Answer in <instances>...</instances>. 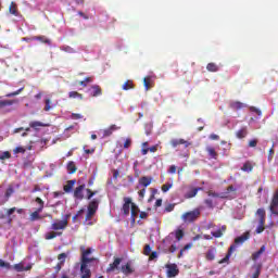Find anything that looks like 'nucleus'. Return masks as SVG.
Here are the masks:
<instances>
[{
  "label": "nucleus",
  "instance_id": "nucleus-37",
  "mask_svg": "<svg viewBox=\"0 0 278 278\" xmlns=\"http://www.w3.org/2000/svg\"><path fill=\"white\" fill-rule=\"evenodd\" d=\"M88 84H92V77H86L84 80L78 81V85L83 86V88H86Z\"/></svg>",
  "mask_w": 278,
  "mask_h": 278
},
{
  "label": "nucleus",
  "instance_id": "nucleus-54",
  "mask_svg": "<svg viewBox=\"0 0 278 278\" xmlns=\"http://www.w3.org/2000/svg\"><path fill=\"white\" fill-rule=\"evenodd\" d=\"M167 173L169 175H175V173H177V166L170 165L169 168L167 169Z\"/></svg>",
  "mask_w": 278,
  "mask_h": 278
},
{
  "label": "nucleus",
  "instance_id": "nucleus-23",
  "mask_svg": "<svg viewBox=\"0 0 278 278\" xmlns=\"http://www.w3.org/2000/svg\"><path fill=\"white\" fill-rule=\"evenodd\" d=\"M265 251H266V247L263 245V247H261V249H260L258 251L254 252V253L252 254V260H253V262H257V260H260V257L262 256V254H263Z\"/></svg>",
  "mask_w": 278,
  "mask_h": 278
},
{
  "label": "nucleus",
  "instance_id": "nucleus-1",
  "mask_svg": "<svg viewBox=\"0 0 278 278\" xmlns=\"http://www.w3.org/2000/svg\"><path fill=\"white\" fill-rule=\"evenodd\" d=\"M199 216H201V210L194 208L193 211L182 214L181 220H184L185 223H194V220H197Z\"/></svg>",
  "mask_w": 278,
  "mask_h": 278
},
{
  "label": "nucleus",
  "instance_id": "nucleus-29",
  "mask_svg": "<svg viewBox=\"0 0 278 278\" xmlns=\"http://www.w3.org/2000/svg\"><path fill=\"white\" fill-rule=\"evenodd\" d=\"M206 151H207L210 157H212V160H218V152H216V149H214L212 147H207Z\"/></svg>",
  "mask_w": 278,
  "mask_h": 278
},
{
  "label": "nucleus",
  "instance_id": "nucleus-64",
  "mask_svg": "<svg viewBox=\"0 0 278 278\" xmlns=\"http://www.w3.org/2000/svg\"><path fill=\"white\" fill-rule=\"evenodd\" d=\"M264 229H265L264 226L258 225L255 231H256V233H262V232H264Z\"/></svg>",
  "mask_w": 278,
  "mask_h": 278
},
{
  "label": "nucleus",
  "instance_id": "nucleus-57",
  "mask_svg": "<svg viewBox=\"0 0 278 278\" xmlns=\"http://www.w3.org/2000/svg\"><path fill=\"white\" fill-rule=\"evenodd\" d=\"M147 194V188H141L138 191V195L140 197V199H144V195Z\"/></svg>",
  "mask_w": 278,
  "mask_h": 278
},
{
  "label": "nucleus",
  "instance_id": "nucleus-6",
  "mask_svg": "<svg viewBox=\"0 0 278 278\" xmlns=\"http://www.w3.org/2000/svg\"><path fill=\"white\" fill-rule=\"evenodd\" d=\"M121 273H123V275L126 277H129V275H134V273H136V268H134L131 261H128L126 264L121 266Z\"/></svg>",
  "mask_w": 278,
  "mask_h": 278
},
{
  "label": "nucleus",
  "instance_id": "nucleus-16",
  "mask_svg": "<svg viewBox=\"0 0 278 278\" xmlns=\"http://www.w3.org/2000/svg\"><path fill=\"white\" fill-rule=\"evenodd\" d=\"M101 94H103V90L101 89V86L99 85L91 86L90 97H101Z\"/></svg>",
  "mask_w": 278,
  "mask_h": 278
},
{
  "label": "nucleus",
  "instance_id": "nucleus-44",
  "mask_svg": "<svg viewBox=\"0 0 278 278\" xmlns=\"http://www.w3.org/2000/svg\"><path fill=\"white\" fill-rule=\"evenodd\" d=\"M66 257H68L66 253L59 254L58 255L59 264H64V262H66Z\"/></svg>",
  "mask_w": 278,
  "mask_h": 278
},
{
  "label": "nucleus",
  "instance_id": "nucleus-58",
  "mask_svg": "<svg viewBox=\"0 0 278 278\" xmlns=\"http://www.w3.org/2000/svg\"><path fill=\"white\" fill-rule=\"evenodd\" d=\"M131 147V138H127L124 142V149H129Z\"/></svg>",
  "mask_w": 278,
  "mask_h": 278
},
{
  "label": "nucleus",
  "instance_id": "nucleus-34",
  "mask_svg": "<svg viewBox=\"0 0 278 278\" xmlns=\"http://www.w3.org/2000/svg\"><path fill=\"white\" fill-rule=\"evenodd\" d=\"M206 71L210 73H218V65H216V63H208L206 65Z\"/></svg>",
  "mask_w": 278,
  "mask_h": 278
},
{
  "label": "nucleus",
  "instance_id": "nucleus-33",
  "mask_svg": "<svg viewBox=\"0 0 278 278\" xmlns=\"http://www.w3.org/2000/svg\"><path fill=\"white\" fill-rule=\"evenodd\" d=\"M9 12H10V14H13V16H18V9L16 7V3L11 2Z\"/></svg>",
  "mask_w": 278,
  "mask_h": 278
},
{
  "label": "nucleus",
  "instance_id": "nucleus-2",
  "mask_svg": "<svg viewBox=\"0 0 278 278\" xmlns=\"http://www.w3.org/2000/svg\"><path fill=\"white\" fill-rule=\"evenodd\" d=\"M80 251H81L80 262H87L91 264L92 262H97L96 257H88V255L92 253V248L86 249L85 247H80Z\"/></svg>",
  "mask_w": 278,
  "mask_h": 278
},
{
  "label": "nucleus",
  "instance_id": "nucleus-56",
  "mask_svg": "<svg viewBox=\"0 0 278 278\" xmlns=\"http://www.w3.org/2000/svg\"><path fill=\"white\" fill-rule=\"evenodd\" d=\"M86 192H87L86 199L88 201H90V199H92V197H94V193L92 192V189H86Z\"/></svg>",
  "mask_w": 278,
  "mask_h": 278
},
{
  "label": "nucleus",
  "instance_id": "nucleus-51",
  "mask_svg": "<svg viewBox=\"0 0 278 278\" xmlns=\"http://www.w3.org/2000/svg\"><path fill=\"white\" fill-rule=\"evenodd\" d=\"M170 188H173V184L167 182L162 186L161 190H162V192H168V190H170Z\"/></svg>",
  "mask_w": 278,
  "mask_h": 278
},
{
  "label": "nucleus",
  "instance_id": "nucleus-40",
  "mask_svg": "<svg viewBox=\"0 0 278 278\" xmlns=\"http://www.w3.org/2000/svg\"><path fill=\"white\" fill-rule=\"evenodd\" d=\"M230 108H232V110H242V108H244V104L242 102H232L230 104Z\"/></svg>",
  "mask_w": 278,
  "mask_h": 278
},
{
  "label": "nucleus",
  "instance_id": "nucleus-39",
  "mask_svg": "<svg viewBox=\"0 0 278 278\" xmlns=\"http://www.w3.org/2000/svg\"><path fill=\"white\" fill-rule=\"evenodd\" d=\"M35 203H38L39 207L37 208L38 212H42L45 210V201L40 198L35 199Z\"/></svg>",
  "mask_w": 278,
  "mask_h": 278
},
{
  "label": "nucleus",
  "instance_id": "nucleus-15",
  "mask_svg": "<svg viewBox=\"0 0 278 278\" xmlns=\"http://www.w3.org/2000/svg\"><path fill=\"white\" fill-rule=\"evenodd\" d=\"M13 268L16 270V273H24L25 270H31V265L25 266L23 263H17L13 265Z\"/></svg>",
  "mask_w": 278,
  "mask_h": 278
},
{
  "label": "nucleus",
  "instance_id": "nucleus-17",
  "mask_svg": "<svg viewBox=\"0 0 278 278\" xmlns=\"http://www.w3.org/2000/svg\"><path fill=\"white\" fill-rule=\"evenodd\" d=\"M226 231H227V226L224 225L219 229H217L216 231H212L211 233L213 238H223Z\"/></svg>",
  "mask_w": 278,
  "mask_h": 278
},
{
  "label": "nucleus",
  "instance_id": "nucleus-62",
  "mask_svg": "<svg viewBox=\"0 0 278 278\" xmlns=\"http://www.w3.org/2000/svg\"><path fill=\"white\" fill-rule=\"evenodd\" d=\"M173 210H175V204H168V205L165 207V212H173Z\"/></svg>",
  "mask_w": 278,
  "mask_h": 278
},
{
  "label": "nucleus",
  "instance_id": "nucleus-13",
  "mask_svg": "<svg viewBox=\"0 0 278 278\" xmlns=\"http://www.w3.org/2000/svg\"><path fill=\"white\" fill-rule=\"evenodd\" d=\"M249 238H251V232L247 231L243 235H241L240 237H237L235 239V244H244V242H247V240H249Z\"/></svg>",
  "mask_w": 278,
  "mask_h": 278
},
{
  "label": "nucleus",
  "instance_id": "nucleus-43",
  "mask_svg": "<svg viewBox=\"0 0 278 278\" xmlns=\"http://www.w3.org/2000/svg\"><path fill=\"white\" fill-rule=\"evenodd\" d=\"M0 268H7V270H10V268H12V265L0 258Z\"/></svg>",
  "mask_w": 278,
  "mask_h": 278
},
{
  "label": "nucleus",
  "instance_id": "nucleus-19",
  "mask_svg": "<svg viewBox=\"0 0 278 278\" xmlns=\"http://www.w3.org/2000/svg\"><path fill=\"white\" fill-rule=\"evenodd\" d=\"M233 251H236V245H230L226 256L224 258H222L218 264H227V262H229V257H231V253H233Z\"/></svg>",
  "mask_w": 278,
  "mask_h": 278
},
{
  "label": "nucleus",
  "instance_id": "nucleus-48",
  "mask_svg": "<svg viewBox=\"0 0 278 278\" xmlns=\"http://www.w3.org/2000/svg\"><path fill=\"white\" fill-rule=\"evenodd\" d=\"M256 215L258 216V218H266V210L264 208H258L256 211Z\"/></svg>",
  "mask_w": 278,
  "mask_h": 278
},
{
  "label": "nucleus",
  "instance_id": "nucleus-42",
  "mask_svg": "<svg viewBox=\"0 0 278 278\" xmlns=\"http://www.w3.org/2000/svg\"><path fill=\"white\" fill-rule=\"evenodd\" d=\"M143 86H144L146 90H150L151 89V77H146L143 79Z\"/></svg>",
  "mask_w": 278,
  "mask_h": 278
},
{
  "label": "nucleus",
  "instance_id": "nucleus-49",
  "mask_svg": "<svg viewBox=\"0 0 278 278\" xmlns=\"http://www.w3.org/2000/svg\"><path fill=\"white\" fill-rule=\"evenodd\" d=\"M273 155H275V144H273V147L268 151V162H273Z\"/></svg>",
  "mask_w": 278,
  "mask_h": 278
},
{
  "label": "nucleus",
  "instance_id": "nucleus-10",
  "mask_svg": "<svg viewBox=\"0 0 278 278\" xmlns=\"http://www.w3.org/2000/svg\"><path fill=\"white\" fill-rule=\"evenodd\" d=\"M84 190H86V185H79L74 190V199H78V201H84Z\"/></svg>",
  "mask_w": 278,
  "mask_h": 278
},
{
  "label": "nucleus",
  "instance_id": "nucleus-50",
  "mask_svg": "<svg viewBox=\"0 0 278 278\" xmlns=\"http://www.w3.org/2000/svg\"><path fill=\"white\" fill-rule=\"evenodd\" d=\"M260 275H262V265H258L256 267L255 273L252 275V278H260Z\"/></svg>",
  "mask_w": 278,
  "mask_h": 278
},
{
  "label": "nucleus",
  "instance_id": "nucleus-22",
  "mask_svg": "<svg viewBox=\"0 0 278 278\" xmlns=\"http://www.w3.org/2000/svg\"><path fill=\"white\" fill-rule=\"evenodd\" d=\"M205 257L207 262H213L216 258V248L207 250Z\"/></svg>",
  "mask_w": 278,
  "mask_h": 278
},
{
  "label": "nucleus",
  "instance_id": "nucleus-12",
  "mask_svg": "<svg viewBox=\"0 0 278 278\" xmlns=\"http://www.w3.org/2000/svg\"><path fill=\"white\" fill-rule=\"evenodd\" d=\"M201 190H203L201 187H191V189L186 192L185 199H194V197H197Z\"/></svg>",
  "mask_w": 278,
  "mask_h": 278
},
{
  "label": "nucleus",
  "instance_id": "nucleus-45",
  "mask_svg": "<svg viewBox=\"0 0 278 278\" xmlns=\"http://www.w3.org/2000/svg\"><path fill=\"white\" fill-rule=\"evenodd\" d=\"M10 157H12V154L10 153V151H4L2 152V154L0 155V160H10Z\"/></svg>",
  "mask_w": 278,
  "mask_h": 278
},
{
  "label": "nucleus",
  "instance_id": "nucleus-7",
  "mask_svg": "<svg viewBox=\"0 0 278 278\" xmlns=\"http://www.w3.org/2000/svg\"><path fill=\"white\" fill-rule=\"evenodd\" d=\"M91 263H87V262H80V278H90L92 277V271L90 270V268H88V266H90Z\"/></svg>",
  "mask_w": 278,
  "mask_h": 278
},
{
  "label": "nucleus",
  "instance_id": "nucleus-52",
  "mask_svg": "<svg viewBox=\"0 0 278 278\" xmlns=\"http://www.w3.org/2000/svg\"><path fill=\"white\" fill-rule=\"evenodd\" d=\"M27 151V149H25L24 147H16L13 150V153L18 154V153H25Z\"/></svg>",
  "mask_w": 278,
  "mask_h": 278
},
{
  "label": "nucleus",
  "instance_id": "nucleus-63",
  "mask_svg": "<svg viewBox=\"0 0 278 278\" xmlns=\"http://www.w3.org/2000/svg\"><path fill=\"white\" fill-rule=\"evenodd\" d=\"M14 212H16V207H11L7 211V215L8 216H12V214H14Z\"/></svg>",
  "mask_w": 278,
  "mask_h": 278
},
{
  "label": "nucleus",
  "instance_id": "nucleus-28",
  "mask_svg": "<svg viewBox=\"0 0 278 278\" xmlns=\"http://www.w3.org/2000/svg\"><path fill=\"white\" fill-rule=\"evenodd\" d=\"M31 40H38L39 42H43V45H51V39L47 38L46 36H35Z\"/></svg>",
  "mask_w": 278,
  "mask_h": 278
},
{
  "label": "nucleus",
  "instance_id": "nucleus-55",
  "mask_svg": "<svg viewBox=\"0 0 278 278\" xmlns=\"http://www.w3.org/2000/svg\"><path fill=\"white\" fill-rule=\"evenodd\" d=\"M151 253V245L146 244L143 248V255H149Z\"/></svg>",
  "mask_w": 278,
  "mask_h": 278
},
{
  "label": "nucleus",
  "instance_id": "nucleus-20",
  "mask_svg": "<svg viewBox=\"0 0 278 278\" xmlns=\"http://www.w3.org/2000/svg\"><path fill=\"white\" fill-rule=\"evenodd\" d=\"M75 184H77V180H68L66 185H64L63 190L66 193L73 192V188H75Z\"/></svg>",
  "mask_w": 278,
  "mask_h": 278
},
{
  "label": "nucleus",
  "instance_id": "nucleus-59",
  "mask_svg": "<svg viewBox=\"0 0 278 278\" xmlns=\"http://www.w3.org/2000/svg\"><path fill=\"white\" fill-rule=\"evenodd\" d=\"M249 147L250 148H255L257 147V139H252L249 141Z\"/></svg>",
  "mask_w": 278,
  "mask_h": 278
},
{
  "label": "nucleus",
  "instance_id": "nucleus-11",
  "mask_svg": "<svg viewBox=\"0 0 278 278\" xmlns=\"http://www.w3.org/2000/svg\"><path fill=\"white\" fill-rule=\"evenodd\" d=\"M121 262H123V258L114 257L113 263H111L106 268V273H114L118 268V266H121Z\"/></svg>",
  "mask_w": 278,
  "mask_h": 278
},
{
  "label": "nucleus",
  "instance_id": "nucleus-24",
  "mask_svg": "<svg viewBox=\"0 0 278 278\" xmlns=\"http://www.w3.org/2000/svg\"><path fill=\"white\" fill-rule=\"evenodd\" d=\"M87 210L97 212L99 210V200L97 199L91 200L87 206Z\"/></svg>",
  "mask_w": 278,
  "mask_h": 278
},
{
  "label": "nucleus",
  "instance_id": "nucleus-41",
  "mask_svg": "<svg viewBox=\"0 0 278 278\" xmlns=\"http://www.w3.org/2000/svg\"><path fill=\"white\" fill-rule=\"evenodd\" d=\"M46 125L42 124L41 122H30L29 123V127H31V129H38V127H45Z\"/></svg>",
  "mask_w": 278,
  "mask_h": 278
},
{
  "label": "nucleus",
  "instance_id": "nucleus-30",
  "mask_svg": "<svg viewBox=\"0 0 278 278\" xmlns=\"http://www.w3.org/2000/svg\"><path fill=\"white\" fill-rule=\"evenodd\" d=\"M16 103V100H0V110H3V108H8L10 105H14Z\"/></svg>",
  "mask_w": 278,
  "mask_h": 278
},
{
  "label": "nucleus",
  "instance_id": "nucleus-36",
  "mask_svg": "<svg viewBox=\"0 0 278 278\" xmlns=\"http://www.w3.org/2000/svg\"><path fill=\"white\" fill-rule=\"evenodd\" d=\"M184 236H185V232H184V229H177L175 231V238L176 240L179 242L181 240H184Z\"/></svg>",
  "mask_w": 278,
  "mask_h": 278
},
{
  "label": "nucleus",
  "instance_id": "nucleus-47",
  "mask_svg": "<svg viewBox=\"0 0 278 278\" xmlns=\"http://www.w3.org/2000/svg\"><path fill=\"white\" fill-rule=\"evenodd\" d=\"M23 90H25V87L20 88L18 90L8 93L7 97L10 99L12 97H17V94H20Z\"/></svg>",
  "mask_w": 278,
  "mask_h": 278
},
{
  "label": "nucleus",
  "instance_id": "nucleus-5",
  "mask_svg": "<svg viewBox=\"0 0 278 278\" xmlns=\"http://www.w3.org/2000/svg\"><path fill=\"white\" fill-rule=\"evenodd\" d=\"M150 184H153V177L142 176L139 178L136 189L140 190V188H149Z\"/></svg>",
  "mask_w": 278,
  "mask_h": 278
},
{
  "label": "nucleus",
  "instance_id": "nucleus-21",
  "mask_svg": "<svg viewBox=\"0 0 278 278\" xmlns=\"http://www.w3.org/2000/svg\"><path fill=\"white\" fill-rule=\"evenodd\" d=\"M179 144H185L186 147H189L190 143L186 141L185 139H172L170 146L176 149V147H179Z\"/></svg>",
  "mask_w": 278,
  "mask_h": 278
},
{
  "label": "nucleus",
  "instance_id": "nucleus-25",
  "mask_svg": "<svg viewBox=\"0 0 278 278\" xmlns=\"http://www.w3.org/2000/svg\"><path fill=\"white\" fill-rule=\"evenodd\" d=\"M243 173H252L253 172V163L251 161H247L243 166L241 167Z\"/></svg>",
  "mask_w": 278,
  "mask_h": 278
},
{
  "label": "nucleus",
  "instance_id": "nucleus-60",
  "mask_svg": "<svg viewBox=\"0 0 278 278\" xmlns=\"http://www.w3.org/2000/svg\"><path fill=\"white\" fill-rule=\"evenodd\" d=\"M72 118H73L74 121H79V118H83V116H81V114H79V113H73V114H72Z\"/></svg>",
  "mask_w": 278,
  "mask_h": 278
},
{
  "label": "nucleus",
  "instance_id": "nucleus-35",
  "mask_svg": "<svg viewBox=\"0 0 278 278\" xmlns=\"http://www.w3.org/2000/svg\"><path fill=\"white\" fill-rule=\"evenodd\" d=\"M58 236H62V232H55V231H51V232H47L45 238L47 240H53V238H58Z\"/></svg>",
  "mask_w": 278,
  "mask_h": 278
},
{
  "label": "nucleus",
  "instance_id": "nucleus-26",
  "mask_svg": "<svg viewBox=\"0 0 278 278\" xmlns=\"http://www.w3.org/2000/svg\"><path fill=\"white\" fill-rule=\"evenodd\" d=\"M41 212H42V211H38V208H36V211L30 214L29 220H30L31 223H34V222H36V220H41V218H42V217L40 216V213H41Z\"/></svg>",
  "mask_w": 278,
  "mask_h": 278
},
{
  "label": "nucleus",
  "instance_id": "nucleus-38",
  "mask_svg": "<svg viewBox=\"0 0 278 278\" xmlns=\"http://www.w3.org/2000/svg\"><path fill=\"white\" fill-rule=\"evenodd\" d=\"M131 89H134V81L127 80L126 83H124L122 90H131Z\"/></svg>",
  "mask_w": 278,
  "mask_h": 278
},
{
  "label": "nucleus",
  "instance_id": "nucleus-14",
  "mask_svg": "<svg viewBox=\"0 0 278 278\" xmlns=\"http://www.w3.org/2000/svg\"><path fill=\"white\" fill-rule=\"evenodd\" d=\"M118 129H121V127L113 124L109 128L103 130V137L108 138V137L112 136V134H114V131H118Z\"/></svg>",
  "mask_w": 278,
  "mask_h": 278
},
{
  "label": "nucleus",
  "instance_id": "nucleus-46",
  "mask_svg": "<svg viewBox=\"0 0 278 278\" xmlns=\"http://www.w3.org/2000/svg\"><path fill=\"white\" fill-rule=\"evenodd\" d=\"M96 214H97L96 211H92V210H88V208H87L86 220H92V216H94Z\"/></svg>",
  "mask_w": 278,
  "mask_h": 278
},
{
  "label": "nucleus",
  "instance_id": "nucleus-3",
  "mask_svg": "<svg viewBox=\"0 0 278 278\" xmlns=\"http://www.w3.org/2000/svg\"><path fill=\"white\" fill-rule=\"evenodd\" d=\"M269 212L274 214V216H278V189L274 192V195L271 198Z\"/></svg>",
  "mask_w": 278,
  "mask_h": 278
},
{
  "label": "nucleus",
  "instance_id": "nucleus-8",
  "mask_svg": "<svg viewBox=\"0 0 278 278\" xmlns=\"http://www.w3.org/2000/svg\"><path fill=\"white\" fill-rule=\"evenodd\" d=\"M165 268H167L166 275L168 278L177 277V275H179V268H177V264L175 263L166 264Z\"/></svg>",
  "mask_w": 278,
  "mask_h": 278
},
{
  "label": "nucleus",
  "instance_id": "nucleus-32",
  "mask_svg": "<svg viewBox=\"0 0 278 278\" xmlns=\"http://www.w3.org/2000/svg\"><path fill=\"white\" fill-rule=\"evenodd\" d=\"M70 99H79L80 101H84V94L77 92V91H70L68 92Z\"/></svg>",
  "mask_w": 278,
  "mask_h": 278
},
{
  "label": "nucleus",
  "instance_id": "nucleus-53",
  "mask_svg": "<svg viewBox=\"0 0 278 278\" xmlns=\"http://www.w3.org/2000/svg\"><path fill=\"white\" fill-rule=\"evenodd\" d=\"M45 103H46V105H45L43 110H45V112H49L51 110V100L50 99H46Z\"/></svg>",
  "mask_w": 278,
  "mask_h": 278
},
{
  "label": "nucleus",
  "instance_id": "nucleus-18",
  "mask_svg": "<svg viewBox=\"0 0 278 278\" xmlns=\"http://www.w3.org/2000/svg\"><path fill=\"white\" fill-rule=\"evenodd\" d=\"M140 213V208L135 203L131 204L130 214H131V220L132 223H136V218L138 217V214Z\"/></svg>",
  "mask_w": 278,
  "mask_h": 278
},
{
  "label": "nucleus",
  "instance_id": "nucleus-31",
  "mask_svg": "<svg viewBox=\"0 0 278 278\" xmlns=\"http://www.w3.org/2000/svg\"><path fill=\"white\" fill-rule=\"evenodd\" d=\"M67 170H68L70 175H74V173H77V166L75 165V162L70 161L67 163Z\"/></svg>",
  "mask_w": 278,
  "mask_h": 278
},
{
  "label": "nucleus",
  "instance_id": "nucleus-9",
  "mask_svg": "<svg viewBox=\"0 0 278 278\" xmlns=\"http://www.w3.org/2000/svg\"><path fill=\"white\" fill-rule=\"evenodd\" d=\"M132 203L134 202H131V198H124V204L122 206V212L124 216H129V212Z\"/></svg>",
  "mask_w": 278,
  "mask_h": 278
},
{
  "label": "nucleus",
  "instance_id": "nucleus-4",
  "mask_svg": "<svg viewBox=\"0 0 278 278\" xmlns=\"http://www.w3.org/2000/svg\"><path fill=\"white\" fill-rule=\"evenodd\" d=\"M68 227V219L56 220L52 223L51 229L53 231H64Z\"/></svg>",
  "mask_w": 278,
  "mask_h": 278
},
{
  "label": "nucleus",
  "instance_id": "nucleus-27",
  "mask_svg": "<svg viewBox=\"0 0 278 278\" xmlns=\"http://www.w3.org/2000/svg\"><path fill=\"white\" fill-rule=\"evenodd\" d=\"M248 134L249 131L247 130V127H243L236 132V137L239 138V140H242V138H247Z\"/></svg>",
  "mask_w": 278,
  "mask_h": 278
},
{
  "label": "nucleus",
  "instance_id": "nucleus-61",
  "mask_svg": "<svg viewBox=\"0 0 278 278\" xmlns=\"http://www.w3.org/2000/svg\"><path fill=\"white\" fill-rule=\"evenodd\" d=\"M62 266H64V264L58 263L56 266H54L55 273H60L62 270Z\"/></svg>",
  "mask_w": 278,
  "mask_h": 278
}]
</instances>
